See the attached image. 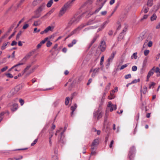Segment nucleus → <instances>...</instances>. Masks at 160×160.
Returning <instances> with one entry per match:
<instances>
[{
	"label": "nucleus",
	"instance_id": "nucleus-31",
	"mask_svg": "<svg viewBox=\"0 0 160 160\" xmlns=\"http://www.w3.org/2000/svg\"><path fill=\"white\" fill-rule=\"evenodd\" d=\"M155 72L157 73V76H158L160 75V69L158 67H157L155 70Z\"/></svg>",
	"mask_w": 160,
	"mask_h": 160
},
{
	"label": "nucleus",
	"instance_id": "nucleus-38",
	"mask_svg": "<svg viewBox=\"0 0 160 160\" xmlns=\"http://www.w3.org/2000/svg\"><path fill=\"white\" fill-rule=\"evenodd\" d=\"M29 58V57H28L26 55L22 59L21 61L22 62H25Z\"/></svg>",
	"mask_w": 160,
	"mask_h": 160
},
{
	"label": "nucleus",
	"instance_id": "nucleus-3",
	"mask_svg": "<svg viewBox=\"0 0 160 160\" xmlns=\"http://www.w3.org/2000/svg\"><path fill=\"white\" fill-rule=\"evenodd\" d=\"M116 53V52H113L112 53L111 56L110 57L108 58V63L106 65V68H108L110 64V63L111 61H112L113 58H114L115 55Z\"/></svg>",
	"mask_w": 160,
	"mask_h": 160
},
{
	"label": "nucleus",
	"instance_id": "nucleus-58",
	"mask_svg": "<svg viewBox=\"0 0 160 160\" xmlns=\"http://www.w3.org/2000/svg\"><path fill=\"white\" fill-rule=\"evenodd\" d=\"M107 13V11H106L102 12L101 13V14L102 15H105Z\"/></svg>",
	"mask_w": 160,
	"mask_h": 160
},
{
	"label": "nucleus",
	"instance_id": "nucleus-63",
	"mask_svg": "<svg viewBox=\"0 0 160 160\" xmlns=\"http://www.w3.org/2000/svg\"><path fill=\"white\" fill-rule=\"evenodd\" d=\"M152 42L151 41H149L148 42V46L149 47H151L152 45Z\"/></svg>",
	"mask_w": 160,
	"mask_h": 160
},
{
	"label": "nucleus",
	"instance_id": "nucleus-53",
	"mask_svg": "<svg viewBox=\"0 0 160 160\" xmlns=\"http://www.w3.org/2000/svg\"><path fill=\"white\" fill-rule=\"evenodd\" d=\"M52 160H58V158L56 155L52 157Z\"/></svg>",
	"mask_w": 160,
	"mask_h": 160
},
{
	"label": "nucleus",
	"instance_id": "nucleus-26",
	"mask_svg": "<svg viewBox=\"0 0 160 160\" xmlns=\"http://www.w3.org/2000/svg\"><path fill=\"white\" fill-rule=\"evenodd\" d=\"M40 2V0H34L32 3V5L35 6Z\"/></svg>",
	"mask_w": 160,
	"mask_h": 160
},
{
	"label": "nucleus",
	"instance_id": "nucleus-41",
	"mask_svg": "<svg viewBox=\"0 0 160 160\" xmlns=\"http://www.w3.org/2000/svg\"><path fill=\"white\" fill-rule=\"evenodd\" d=\"M149 10V8H145L143 9L142 12L145 13H147Z\"/></svg>",
	"mask_w": 160,
	"mask_h": 160
},
{
	"label": "nucleus",
	"instance_id": "nucleus-19",
	"mask_svg": "<svg viewBox=\"0 0 160 160\" xmlns=\"http://www.w3.org/2000/svg\"><path fill=\"white\" fill-rule=\"evenodd\" d=\"M36 50L37 49L33 50L32 51L28 53L26 55L28 57H29V58L31 56H32L34 53V52L36 51Z\"/></svg>",
	"mask_w": 160,
	"mask_h": 160
},
{
	"label": "nucleus",
	"instance_id": "nucleus-13",
	"mask_svg": "<svg viewBox=\"0 0 160 160\" xmlns=\"http://www.w3.org/2000/svg\"><path fill=\"white\" fill-rule=\"evenodd\" d=\"M135 149V148L134 147H132L130 149V151L128 154L129 158H130V160H131V156L132 155Z\"/></svg>",
	"mask_w": 160,
	"mask_h": 160
},
{
	"label": "nucleus",
	"instance_id": "nucleus-62",
	"mask_svg": "<svg viewBox=\"0 0 160 160\" xmlns=\"http://www.w3.org/2000/svg\"><path fill=\"white\" fill-rule=\"evenodd\" d=\"M115 2V0H111L110 1L109 3L111 5H112Z\"/></svg>",
	"mask_w": 160,
	"mask_h": 160
},
{
	"label": "nucleus",
	"instance_id": "nucleus-30",
	"mask_svg": "<svg viewBox=\"0 0 160 160\" xmlns=\"http://www.w3.org/2000/svg\"><path fill=\"white\" fill-rule=\"evenodd\" d=\"M9 43V42H7L5 43H4L2 46L1 47V49L2 50H4L6 48V47L7 46L8 44Z\"/></svg>",
	"mask_w": 160,
	"mask_h": 160
},
{
	"label": "nucleus",
	"instance_id": "nucleus-4",
	"mask_svg": "<svg viewBox=\"0 0 160 160\" xmlns=\"http://www.w3.org/2000/svg\"><path fill=\"white\" fill-rule=\"evenodd\" d=\"M109 22V20H108L104 22L100 26L97 30V32L102 31L105 28L106 26L108 23Z\"/></svg>",
	"mask_w": 160,
	"mask_h": 160
},
{
	"label": "nucleus",
	"instance_id": "nucleus-16",
	"mask_svg": "<svg viewBox=\"0 0 160 160\" xmlns=\"http://www.w3.org/2000/svg\"><path fill=\"white\" fill-rule=\"evenodd\" d=\"M106 1H107V0H104V1H103V2L102 3V4L101 6L100 7H99L98 9H97L95 11L94 13H98L101 10V9L102 8V7L105 4V3L106 2Z\"/></svg>",
	"mask_w": 160,
	"mask_h": 160
},
{
	"label": "nucleus",
	"instance_id": "nucleus-21",
	"mask_svg": "<svg viewBox=\"0 0 160 160\" xmlns=\"http://www.w3.org/2000/svg\"><path fill=\"white\" fill-rule=\"evenodd\" d=\"M97 27H98L97 26H91L89 27L88 28H86L85 29H84V31H86L87 30H88L90 29H95V28H97Z\"/></svg>",
	"mask_w": 160,
	"mask_h": 160
},
{
	"label": "nucleus",
	"instance_id": "nucleus-43",
	"mask_svg": "<svg viewBox=\"0 0 160 160\" xmlns=\"http://www.w3.org/2000/svg\"><path fill=\"white\" fill-rule=\"evenodd\" d=\"M5 75L7 76L8 78H12L13 77V76L10 73H6Z\"/></svg>",
	"mask_w": 160,
	"mask_h": 160
},
{
	"label": "nucleus",
	"instance_id": "nucleus-64",
	"mask_svg": "<svg viewBox=\"0 0 160 160\" xmlns=\"http://www.w3.org/2000/svg\"><path fill=\"white\" fill-rule=\"evenodd\" d=\"M38 24H39L38 23V21H35L34 22L33 25V26H37L38 25Z\"/></svg>",
	"mask_w": 160,
	"mask_h": 160
},
{
	"label": "nucleus",
	"instance_id": "nucleus-5",
	"mask_svg": "<svg viewBox=\"0 0 160 160\" xmlns=\"http://www.w3.org/2000/svg\"><path fill=\"white\" fill-rule=\"evenodd\" d=\"M102 115V112L99 110H97L93 113L94 117L96 118L97 117L98 119H99L101 118Z\"/></svg>",
	"mask_w": 160,
	"mask_h": 160
},
{
	"label": "nucleus",
	"instance_id": "nucleus-2",
	"mask_svg": "<svg viewBox=\"0 0 160 160\" xmlns=\"http://www.w3.org/2000/svg\"><path fill=\"white\" fill-rule=\"evenodd\" d=\"M86 26V25L84 24H82L81 25L77 28H75L70 33V35H69V36L78 33L79 31L84 27Z\"/></svg>",
	"mask_w": 160,
	"mask_h": 160
},
{
	"label": "nucleus",
	"instance_id": "nucleus-9",
	"mask_svg": "<svg viewBox=\"0 0 160 160\" xmlns=\"http://www.w3.org/2000/svg\"><path fill=\"white\" fill-rule=\"evenodd\" d=\"M108 108H110V111L111 112L113 110H115L117 109V105L116 104L113 105L111 101L108 102Z\"/></svg>",
	"mask_w": 160,
	"mask_h": 160
},
{
	"label": "nucleus",
	"instance_id": "nucleus-39",
	"mask_svg": "<svg viewBox=\"0 0 160 160\" xmlns=\"http://www.w3.org/2000/svg\"><path fill=\"white\" fill-rule=\"evenodd\" d=\"M147 88L146 87H144L142 89V93L145 94L147 92Z\"/></svg>",
	"mask_w": 160,
	"mask_h": 160
},
{
	"label": "nucleus",
	"instance_id": "nucleus-12",
	"mask_svg": "<svg viewBox=\"0 0 160 160\" xmlns=\"http://www.w3.org/2000/svg\"><path fill=\"white\" fill-rule=\"evenodd\" d=\"M64 131L63 132H62L61 133L60 135V137H58V141L59 142H61L62 143H63L64 142V137L63 136V134L64 133Z\"/></svg>",
	"mask_w": 160,
	"mask_h": 160
},
{
	"label": "nucleus",
	"instance_id": "nucleus-56",
	"mask_svg": "<svg viewBox=\"0 0 160 160\" xmlns=\"http://www.w3.org/2000/svg\"><path fill=\"white\" fill-rule=\"evenodd\" d=\"M17 44V42L16 41H13L12 42V43H11V45L12 46H13L14 45H16Z\"/></svg>",
	"mask_w": 160,
	"mask_h": 160
},
{
	"label": "nucleus",
	"instance_id": "nucleus-42",
	"mask_svg": "<svg viewBox=\"0 0 160 160\" xmlns=\"http://www.w3.org/2000/svg\"><path fill=\"white\" fill-rule=\"evenodd\" d=\"M125 78L126 79H128L129 78H130L131 77V75L130 74H129L127 75H126L124 76Z\"/></svg>",
	"mask_w": 160,
	"mask_h": 160
},
{
	"label": "nucleus",
	"instance_id": "nucleus-25",
	"mask_svg": "<svg viewBox=\"0 0 160 160\" xmlns=\"http://www.w3.org/2000/svg\"><path fill=\"white\" fill-rule=\"evenodd\" d=\"M111 85V83H109L108 85H107L106 86L105 88V91L106 92H107L108 90H109L110 89V87Z\"/></svg>",
	"mask_w": 160,
	"mask_h": 160
},
{
	"label": "nucleus",
	"instance_id": "nucleus-59",
	"mask_svg": "<svg viewBox=\"0 0 160 160\" xmlns=\"http://www.w3.org/2000/svg\"><path fill=\"white\" fill-rule=\"evenodd\" d=\"M40 31V29H38V30H37V28H34V29L33 32L34 33H36L37 32H38Z\"/></svg>",
	"mask_w": 160,
	"mask_h": 160
},
{
	"label": "nucleus",
	"instance_id": "nucleus-35",
	"mask_svg": "<svg viewBox=\"0 0 160 160\" xmlns=\"http://www.w3.org/2000/svg\"><path fill=\"white\" fill-rule=\"evenodd\" d=\"M77 107V105L76 104H75L74 105V106H72L71 107V109L72 111H74L76 109Z\"/></svg>",
	"mask_w": 160,
	"mask_h": 160
},
{
	"label": "nucleus",
	"instance_id": "nucleus-33",
	"mask_svg": "<svg viewBox=\"0 0 160 160\" xmlns=\"http://www.w3.org/2000/svg\"><path fill=\"white\" fill-rule=\"evenodd\" d=\"M128 65H129V63H127L126 64H125L122 65L121 66V68H120V70H122L124 68H125L127 67Z\"/></svg>",
	"mask_w": 160,
	"mask_h": 160
},
{
	"label": "nucleus",
	"instance_id": "nucleus-22",
	"mask_svg": "<svg viewBox=\"0 0 160 160\" xmlns=\"http://www.w3.org/2000/svg\"><path fill=\"white\" fill-rule=\"evenodd\" d=\"M157 18V15H156V14H154L151 17L150 19L151 21H153L154 20H156Z\"/></svg>",
	"mask_w": 160,
	"mask_h": 160
},
{
	"label": "nucleus",
	"instance_id": "nucleus-28",
	"mask_svg": "<svg viewBox=\"0 0 160 160\" xmlns=\"http://www.w3.org/2000/svg\"><path fill=\"white\" fill-rule=\"evenodd\" d=\"M22 33V32L21 31H19V32H18V33L17 34L16 37V40H18L19 39V38L21 34Z\"/></svg>",
	"mask_w": 160,
	"mask_h": 160
},
{
	"label": "nucleus",
	"instance_id": "nucleus-45",
	"mask_svg": "<svg viewBox=\"0 0 160 160\" xmlns=\"http://www.w3.org/2000/svg\"><path fill=\"white\" fill-rule=\"evenodd\" d=\"M147 59L146 58L143 62L142 67L144 68L146 65V64L147 62Z\"/></svg>",
	"mask_w": 160,
	"mask_h": 160
},
{
	"label": "nucleus",
	"instance_id": "nucleus-1",
	"mask_svg": "<svg viewBox=\"0 0 160 160\" xmlns=\"http://www.w3.org/2000/svg\"><path fill=\"white\" fill-rule=\"evenodd\" d=\"M81 18L80 16H79L77 17H73L68 22V27H70L72 25H74L77 23L79 21Z\"/></svg>",
	"mask_w": 160,
	"mask_h": 160
},
{
	"label": "nucleus",
	"instance_id": "nucleus-27",
	"mask_svg": "<svg viewBox=\"0 0 160 160\" xmlns=\"http://www.w3.org/2000/svg\"><path fill=\"white\" fill-rule=\"evenodd\" d=\"M53 3V1L52 0H50L47 3V6L48 8L50 7L51 6Z\"/></svg>",
	"mask_w": 160,
	"mask_h": 160
},
{
	"label": "nucleus",
	"instance_id": "nucleus-49",
	"mask_svg": "<svg viewBox=\"0 0 160 160\" xmlns=\"http://www.w3.org/2000/svg\"><path fill=\"white\" fill-rule=\"evenodd\" d=\"M8 68V66L5 67L1 69V72H4Z\"/></svg>",
	"mask_w": 160,
	"mask_h": 160
},
{
	"label": "nucleus",
	"instance_id": "nucleus-34",
	"mask_svg": "<svg viewBox=\"0 0 160 160\" xmlns=\"http://www.w3.org/2000/svg\"><path fill=\"white\" fill-rule=\"evenodd\" d=\"M153 0H148L147 5L149 6H151L152 4V1Z\"/></svg>",
	"mask_w": 160,
	"mask_h": 160
},
{
	"label": "nucleus",
	"instance_id": "nucleus-36",
	"mask_svg": "<svg viewBox=\"0 0 160 160\" xmlns=\"http://www.w3.org/2000/svg\"><path fill=\"white\" fill-rule=\"evenodd\" d=\"M123 34L122 32H121L118 37V40H120L122 39L123 37Z\"/></svg>",
	"mask_w": 160,
	"mask_h": 160
},
{
	"label": "nucleus",
	"instance_id": "nucleus-40",
	"mask_svg": "<svg viewBox=\"0 0 160 160\" xmlns=\"http://www.w3.org/2000/svg\"><path fill=\"white\" fill-rule=\"evenodd\" d=\"M104 60V56H102L100 59V65H102L103 64V62Z\"/></svg>",
	"mask_w": 160,
	"mask_h": 160
},
{
	"label": "nucleus",
	"instance_id": "nucleus-17",
	"mask_svg": "<svg viewBox=\"0 0 160 160\" xmlns=\"http://www.w3.org/2000/svg\"><path fill=\"white\" fill-rule=\"evenodd\" d=\"M23 86L22 84H19L15 88V90L16 92H18L22 88Z\"/></svg>",
	"mask_w": 160,
	"mask_h": 160
},
{
	"label": "nucleus",
	"instance_id": "nucleus-37",
	"mask_svg": "<svg viewBox=\"0 0 160 160\" xmlns=\"http://www.w3.org/2000/svg\"><path fill=\"white\" fill-rule=\"evenodd\" d=\"M140 81V79L139 78L137 79H135L133 80L130 83V84H133V83H136L138 82H139Z\"/></svg>",
	"mask_w": 160,
	"mask_h": 160
},
{
	"label": "nucleus",
	"instance_id": "nucleus-6",
	"mask_svg": "<svg viewBox=\"0 0 160 160\" xmlns=\"http://www.w3.org/2000/svg\"><path fill=\"white\" fill-rule=\"evenodd\" d=\"M106 45L105 41H102L100 43L99 48L101 51L102 52L104 51L106 48Z\"/></svg>",
	"mask_w": 160,
	"mask_h": 160
},
{
	"label": "nucleus",
	"instance_id": "nucleus-46",
	"mask_svg": "<svg viewBox=\"0 0 160 160\" xmlns=\"http://www.w3.org/2000/svg\"><path fill=\"white\" fill-rule=\"evenodd\" d=\"M149 50H146L144 51V54L145 56H146L149 54Z\"/></svg>",
	"mask_w": 160,
	"mask_h": 160
},
{
	"label": "nucleus",
	"instance_id": "nucleus-24",
	"mask_svg": "<svg viewBox=\"0 0 160 160\" xmlns=\"http://www.w3.org/2000/svg\"><path fill=\"white\" fill-rule=\"evenodd\" d=\"M13 26H11L8 29L7 32L6 33V36H7L8 35L9 33L12 30V29L13 28Z\"/></svg>",
	"mask_w": 160,
	"mask_h": 160
},
{
	"label": "nucleus",
	"instance_id": "nucleus-57",
	"mask_svg": "<svg viewBox=\"0 0 160 160\" xmlns=\"http://www.w3.org/2000/svg\"><path fill=\"white\" fill-rule=\"evenodd\" d=\"M148 15H144L143 16V18H141V20H142L143 19H147L148 18Z\"/></svg>",
	"mask_w": 160,
	"mask_h": 160
},
{
	"label": "nucleus",
	"instance_id": "nucleus-32",
	"mask_svg": "<svg viewBox=\"0 0 160 160\" xmlns=\"http://www.w3.org/2000/svg\"><path fill=\"white\" fill-rule=\"evenodd\" d=\"M70 98L69 97H67L65 100V104L66 105H67L69 102Z\"/></svg>",
	"mask_w": 160,
	"mask_h": 160
},
{
	"label": "nucleus",
	"instance_id": "nucleus-47",
	"mask_svg": "<svg viewBox=\"0 0 160 160\" xmlns=\"http://www.w3.org/2000/svg\"><path fill=\"white\" fill-rule=\"evenodd\" d=\"M48 37H47L45 38L44 40H42L41 42V44H44V43L45 42L48 41Z\"/></svg>",
	"mask_w": 160,
	"mask_h": 160
},
{
	"label": "nucleus",
	"instance_id": "nucleus-44",
	"mask_svg": "<svg viewBox=\"0 0 160 160\" xmlns=\"http://www.w3.org/2000/svg\"><path fill=\"white\" fill-rule=\"evenodd\" d=\"M132 70L133 71L135 72L137 70V67L136 66H133L132 68Z\"/></svg>",
	"mask_w": 160,
	"mask_h": 160
},
{
	"label": "nucleus",
	"instance_id": "nucleus-23",
	"mask_svg": "<svg viewBox=\"0 0 160 160\" xmlns=\"http://www.w3.org/2000/svg\"><path fill=\"white\" fill-rule=\"evenodd\" d=\"M137 52L134 53L131 56V58L133 59L134 58L135 59H136L137 58L138 56H137Z\"/></svg>",
	"mask_w": 160,
	"mask_h": 160
},
{
	"label": "nucleus",
	"instance_id": "nucleus-29",
	"mask_svg": "<svg viewBox=\"0 0 160 160\" xmlns=\"http://www.w3.org/2000/svg\"><path fill=\"white\" fill-rule=\"evenodd\" d=\"M23 64H24V62H20L19 63H18V64H17L14 65V66H13L12 68H14L18 67L20 66V65H23Z\"/></svg>",
	"mask_w": 160,
	"mask_h": 160
},
{
	"label": "nucleus",
	"instance_id": "nucleus-10",
	"mask_svg": "<svg viewBox=\"0 0 160 160\" xmlns=\"http://www.w3.org/2000/svg\"><path fill=\"white\" fill-rule=\"evenodd\" d=\"M53 29V26H49L47 27L43 31L41 32V34H43L47 33L49 31H52Z\"/></svg>",
	"mask_w": 160,
	"mask_h": 160
},
{
	"label": "nucleus",
	"instance_id": "nucleus-7",
	"mask_svg": "<svg viewBox=\"0 0 160 160\" xmlns=\"http://www.w3.org/2000/svg\"><path fill=\"white\" fill-rule=\"evenodd\" d=\"M100 68H95L93 70L92 69H91L90 70V72H92V73L91 75V76L92 77H94L98 73L99 71Z\"/></svg>",
	"mask_w": 160,
	"mask_h": 160
},
{
	"label": "nucleus",
	"instance_id": "nucleus-8",
	"mask_svg": "<svg viewBox=\"0 0 160 160\" xmlns=\"http://www.w3.org/2000/svg\"><path fill=\"white\" fill-rule=\"evenodd\" d=\"M72 5L73 4L70 2L68 1L62 7L67 11L68 9H70Z\"/></svg>",
	"mask_w": 160,
	"mask_h": 160
},
{
	"label": "nucleus",
	"instance_id": "nucleus-48",
	"mask_svg": "<svg viewBox=\"0 0 160 160\" xmlns=\"http://www.w3.org/2000/svg\"><path fill=\"white\" fill-rule=\"evenodd\" d=\"M31 67V65H28L26 68L24 69L23 71L25 73Z\"/></svg>",
	"mask_w": 160,
	"mask_h": 160
},
{
	"label": "nucleus",
	"instance_id": "nucleus-11",
	"mask_svg": "<svg viewBox=\"0 0 160 160\" xmlns=\"http://www.w3.org/2000/svg\"><path fill=\"white\" fill-rule=\"evenodd\" d=\"M66 11L67 10L65 9L62 7L60 11L58 14L59 17H61L65 13Z\"/></svg>",
	"mask_w": 160,
	"mask_h": 160
},
{
	"label": "nucleus",
	"instance_id": "nucleus-60",
	"mask_svg": "<svg viewBox=\"0 0 160 160\" xmlns=\"http://www.w3.org/2000/svg\"><path fill=\"white\" fill-rule=\"evenodd\" d=\"M16 31L14 32L8 38V39H10L14 35Z\"/></svg>",
	"mask_w": 160,
	"mask_h": 160
},
{
	"label": "nucleus",
	"instance_id": "nucleus-52",
	"mask_svg": "<svg viewBox=\"0 0 160 160\" xmlns=\"http://www.w3.org/2000/svg\"><path fill=\"white\" fill-rule=\"evenodd\" d=\"M37 141H38V139H35L33 141V142H32L31 144V146H33L37 143Z\"/></svg>",
	"mask_w": 160,
	"mask_h": 160
},
{
	"label": "nucleus",
	"instance_id": "nucleus-61",
	"mask_svg": "<svg viewBox=\"0 0 160 160\" xmlns=\"http://www.w3.org/2000/svg\"><path fill=\"white\" fill-rule=\"evenodd\" d=\"M113 143H114V141L113 140H112L111 141L109 145V147L110 148H112V145L113 144Z\"/></svg>",
	"mask_w": 160,
	"mask_h": 160
},
{
	"label": "nucleus",
	"instance_id": "nucleus-50",
	"mask_svg": "<svg viewBox=\"0 0 160 160\" xmlns=\"http://www.w3.org/2000/svg\"><path fill=\"white\" fill-rule=\"evenodd\" d=\"M52 44V43L50 42V41H48L47 43V46L49 47L51 46Z\"/></svg>",
	"mask_w": 160,
	"mask_h": 160
},
{
	"label": "nucleus",
	"instance_id": "nucleus-18",
	"mask_svg": "<svg viewBox=\"0 0 160 160\" xmlns=\"http://www.w3.org/2000/svg\"><path fill=\"white\" fill-rule=\"evenodd\" d=\"M154 67H153L151 70L148 72L147 76L148 78H150L151 76L153 75L154 73Z\"/></svg>",
	"mask_w": 160,
	"mask_h": 160
},
{
	"label": "nucleus",
	"instance_id": "nucleus-14",
	"mask_svg": "<svg viewBox=\"0 0 160 160\" xmlns=\"http://www.w3.org/2000/svg\"><path fill=\"white\" fill-rule=\"evenodd\" d=\"M99 142V139L98 138L95 139L92 142V147L96 146L98 145Z\"/></svg>",
	"mask_w": 160,
	"mask_h": 160
},
{
	"label": "nucleus",
	"instance_id": "nucleus-15",
	"mask_svg": "<svg viewBox=\"0 0 160 160\" xmlns=\"http://www.w3.org/2000/svg\"><path fill=\"white\" fill-rule=\"evenodd\" d=\"M18 108V105L17 103H14L12 105V107L11 108V110L14 112L17 110Z\"/></svg>",
	"mask_w": 160,
	"mask_h": 160
},
{
	"label": "nucleus",
	"instance_id": "nucleus-54",
	"mask_svg": "<svg viewBox=\"0 0 160 160\" xmlns=\"http://www.w3.org/2000/svg\"><path fill=\"white\" fill-rule=\"evenodd\" d=\"M155 85V83H154V82H152V84L149 85V88H153L154 86Z\"/></svg>",
	"mask_w": 160,
	"mask_h": 160
},
{
	"label": "nucleus",
	"instance_id": "nucleus-20",
	"mask_svg": "<svg viewBox=\"0 0 160 160\" xmlns=\"http://www.w3.org/2000/svg\"><path fill=\"white\" fill-rule=\"evenodd\" d=\"M40 7H39L38 9H37V10L35 12V13H36V14H37V16H36L34 17L33 18H38L39 16L40 15Z\"/></svg>",
	"mask_w": 160,
	"mask_h": 160
},
{
	"label": "nucleus",
	"instance_id": "nucleus-51",
	"mask_svg": "<svg viewBox=\"0 0 160 160\" xmlns=\"http://www.w3.org/2000/svg\"><path fill=\"white\" fill-rule=\"evenodd\" d=\"M19 102H20L21 106H22L23 105L24 102V100L22 99H19Z\"/></svg>",
	"mask_w": 160,
	"mask_h": 160
},
{
	"label": "nucleus",
	"instance_id": "nucleus-55",
	"mask_svg": "<svg viewBox=\"0 0 160 160\" xmlns=\"http://www.w3.org/2000/svg\"><path fill=\"white\" fill-rule=\"evenodd\" d=\"M28 26L29 25L28 24H26L23 26L22 28L23 29H25L28 28Z\"/></svg>",
	"mask_w": 160,
	"mask_h": 160
}]
</instances>
